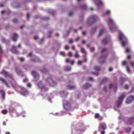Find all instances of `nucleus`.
Returning <instances> with one entry per match:
<instances>
[{
	"instance_id": "c85d7f7f",
	"label": "nucleus",
	"mask_w": 134,
	"mask_h": 134,
	"mask_svg": "<svg viewBox=\"0 0 134 134\" xmlns=\"http://www.w3.org/2000/svg\"><path fill=\"white\" fill-rule=\"evenodd\" d=\"M8 111L7 110L5 109L2 111V112L3 114H5L7 113Z\"/></svg>"
},
{
	"instance_id": "79ce46f5",
	"label": "nucleus",
	"mask_w": 134,
	"mask_h": 134,
	"mask_svg": "<svg viewBox=\"0 0 134 134\" xmlns=\"http://www.w3.org/2000/svg\"><path fill=\"white\" fill-rule=\"evenodd\" d=\"M71 62V61L69 59H67L66 60V63H70Z\"/></svg>"
},
{
	"instance_id": "680f3d73",
	"label": "nucleus",
	"mask_w": 134,
	"mask_h": 134,
	"mask_svg": "<svg viewBox=\"0 0 134 134\" xmlns=\"http://www.w3.org/2000/svg\"><path fill=\"white\" fill-rule=\"evenodd\" d=\"M73 42V41L72 39H70L69 41V43H71Z\"/></svg>"
},
{
	"instance_id": "423d86ee",
	"label": "nucleus",
	"mask_w": 134,
	"mask_h": 134,
	"mask_svg": "<svg viewBox=\"0 0 134 134\" xmlns=\"http://www.w3.org/2000/svg\"><path fill=\"white\" fill-rule=\"evenodd\" d=\"M63 106L65 109L70 110L71 108L70 103L68 101L64 100L63 101Z\"/></svg>"
},
{
	"instance_id": "bf43d9fd",
	"label": "nucleus",
	"mask_w": 134,
	"mask_h": 134,
	"mask_svg": "<svg viewBox=\"0 0 134 134\" xmlns=\"http://www.w3.org/2000/svg\"><path fill=\"white\" fill-rule=\"evenodd\" d=\"M129 51H130L129 49L128 48H127L126 50V52L128 53Z\"/></svg>"
},
{
	"instance_id": "37998d69",
	"label": "nucleus",
	"mask_w": 134,
	"mask_h": 134,
	"mask_svg": "<svg viewBox=\"0 0 134 134\" xmlns=\"http://www.w3.org/2000/svg\"><path fill=\"white\" fill-rule=\"evenodd\" d=\"M110 12L109 10H107L105 12V14H109L110 13Z\"/></svg>"
},
{
	"instance_id": "473e14b6",
	"label": "nucleus",
	"mask_w": 134,
	"mask_h": 134,
	"mask_svg": "<svg viewBox=\"0 0 134 134\" xmlns=\"http://www.w3.org/2000/svg\"><path fill=\"white\" fill-rule=\"evenodd\" d=\"M96 5L98 7L99 5H103V3L101 1H100L99 3H97L96 4Z\"/></svg>"
},
{
	"instance_id": "0eeeda50",
	"label": "nucleus",
	"mask_w": 134,
	"mask_h": 134,
	"mask_svg": "<svg viewBox=\"0 0 134 134\" xmlns=\"http://www.w3.org/2000/svg\"><path fill=\"white\" fill-rule=\"evenodd\" d=\"M107 128V125L105 123H100L99 125L98 130L99 131H100L102 130H104Z\"/></svg>"
},
{
	"instance_id": "774afa93",
	"label": "nucleus",
	"mask_w": 134,
	"mask_h": 134,
	"mask_svg": "<svg viewBox=\"0 0 134 134\" xmlns=\"http://www.w3.org/2000/svg\"><path fill=\"white\" fill-rule=\"evenodd\" d=\"M131 56L130 55H129L127 57V59H130L131 58Z\"/></svg>"
},
{
	"instance_id": "de8ad7c7",
	"label": "nucleus",
	"mask_w": 134,
	"mask_h": 134,
	"mask_svg": "<svg viewBox=\"0 0 134 134\" xmlns=\"http://www.w3.org/2000/svg\"><path fill=\"white\" fill-rule=\"evenodd\" d=\"M71 64L72 65H73L74 64V60H72L71 61Z\"/></svg>"
},
{
	"instance_id": "7ed1b4c3",
	"label": "nucleus",
	"mask_w": 134,
	"mask_h": 134,
	"mask_svg": "<svg viewBox=\"0 0 134 134\" xmlns=\"http://www.w3.org/2000/svg\"><path fill=\"white\" fill-rule=\"evenodd\" d=\"M119 38L121 42V44L122 46H125L127 44V38L121 32L119 34Z\"/></svg>"
},
{
	"instance_id": "aec40b11",
	"label": "nucleus",
	"mask_w": 134,
	"mask_h": 134,
	"mask_svg": "<svg viewBox=\"0 0 134 134\" xmlns=\"http://www.w3.org/2000/svg\"><path fill=\"white\" fill-rule=\"evenodd\" d=\"M18 37V35L16 34H13L12 37V39L13 40L14 42H16V39Z\"/></svg>"
},
{
	"instance_id": "69168bd1",
	"label": "nucleus",
	"mask_w": 134,
	"mask_h": 134,
	"mask_svg": "<svg viewBox=\"0 0 134 134\" xmlns=\"http://www.w3.org/2000/svg\"><path fill=\"white\" fill-rule=\"evenodd\" d=\"M72 49L75 50V47L74 46H73L72 47Z\"/></svg>"
},
{
	"instance_id": "f257e3e1",
	"label": "nucleus",
	"mask_w": 134,
	"mask_h": 134,
	"mask_svg": "<svg viewBox=\"0 0 134 134\" xmlns=\"http://www.w3.org/2000/svg\"><path fill=\"white\" fill-rule=\"evenodd\" d=\"M108 24L110 31L112 32L116 31L118 27L113 20L110 18H108Z\"/></svg>"
},
{
	"instance_id": "f8f14e48",
	"label": "nucleus",
	"mask_w": 134,
	"mask_h": 134,
	"mask_svg": "<svg viewBox=\"0 0 134 134\" xmlns=\"http://www.w3.org/2000/svg\"><path fill=\"white\" fill-rule=\"evenodd\" d=\"M134 97L133 96L131 95L129 96L128 97L126 103L127 104H130L131 103L133 100Z\"/></svg>"
},
{
	"instance_id": "864d4df0",
	"label": "nucleus",
	"mask_w": 134,
	"mask_h": 134,
	"mask_svg": "<svg viewBox=\"0 0 134 134\" xmlns=\"http://www.w3.org/2000/svg\"><path fill=\"white\" fill-rule=\"evenodd\" d=\"M28 81V79L27 78H26L25 79H24L23 81L24 82H27Z\"/></svg>"
},
{
	"instance_id": "603ef678",
	"label": "nucleus",
	"mask_w": 134,
	"mask_h": 134,
	"mask_svg": "<svg viewBox=\"0 0 134 134\" xmlns=\"http://www.w3.org/2000/svg\"><path fill=\"white\" fill-rule=\"evenodd\" d=\"M101 131L100 134H105V131H104V130H103V131Z\"/></svg>"
},
{
	"instance_id": "a211bd4d",
	"label": "nucleus",
	"mask_w": 134,
	"mask_h": 134,
	"mask_svg": "<svg viewBox=\"0 0 134 134\" xmlns=\"http://www.w3.org/2000/svg\"><path fill=\"white\" fill-rule=\"evenodd\" d=\"M17 47L14 46H12V48L11 49V52L14 53L16 54L18 52L16 49Z\"/></svg>"
},
{
	"instance_id": "052dcab7",
	"label": "nucleus",
	"mask_w": 134,
	"mask_h": 134,
	"mask_svg": "<svg viewBox=\"0 0 134 134\" xmlns=\"http://www.w3.org/2000/svg\"><path fill=\"white\" fill-rule=\"evenodd\" d=\"M86 32L85 31H83L82 32V34L83 35H85L86 34Z\"/></svg>"
},
{
	"instance_id": "2eb2a0df",
	"label": "nucleus",
	"mask_w": 134,
	"mask_h": 134,
	"mask_svg": "<svg viewBox=\"0 0 134 134\" xmlns=\"http://www.w3.org/2000/svg\"><path fill=\"white\" fill-rule=\"evenodd\" d=\"M14 69L15 71L18 75H20L22 73V71L20 70L18 66L15 67Z\"/></svg>"
},
{
	"instance_id": "338daca9",
	"label": "nucleus",
	"mask_w": 134,
	"mask_h": 134,
	"mask_svg": "<svg viewBox=\"0 0 134 134\" xmlns=\"http://www.w3.org/2000/svg\"><path fill=\"white\" fill-rule=\"evenodd\" d=\"M30 17V15L29 13H27V18H29Z\"/></svg>"
},
{
	"instance_id": "393cba45",
	"label": "nucleus",
	"mask_w": 134,
	"mask_h": 134,
	"mask_svg": "<svg viewBox=\"0 0 134 134\" xmlns=\"http://www.w3.org/2000/svg\"><path fill=\"white\" fill-rule=\"evenodd\" d=\"M105 31V30L104 29H101L99 32V34L98 35V36H100L102 35V34Z\"/></svg>"
},
{
	"instance_id": "13d9d810",
	"label": "nucleus",
	"mask_w": 134,
	"mask_h": 134,
	"mask_svg": "<svg viewBox=\"0 0 134 134\" xmlns=\"http://www.w3.org/2000/svg\"><path fill=\"white\" fill-rule=\"evenodd\" d=\"M109 87L110 88V89L112 87V84H110L109 85Z\"/></svg>"
},
{
	"instance_id": "1a4fd4ad",
	"label": "nucleus",
	"mask_w": 134,
	"mask_h": 134,
	"mask_svg": "<svg viewBox=\"0 0 134 134\" xmlns=\"http://www.w3.org/2000/svg\"><path fill=\"white\" fill-rule=\"evenodd\" d=\"M125 97V96L124 94H123L122 95L120 96L119 98L118 101L116 103V104H117V107H119L121 105L123 99Z\"/></svg>"
},
{
	"instance_id": "6e6552de",
	"label": "nucleus",
	"mask_w": 134,
	"mask_h": 134,
	"mask_svg": "<svg viewBox=\"0 0 134 134\" xmlns=\"http://www.w3.org/2000/svg\"><path fill=\"white\" fill-rule=\"evenodd\" d=\"M47 82L51 86H54L57 85V83L53 81L52 79L50 77H48L46 79Z\"/></svg>"
},
{
	"instance_id": "412c9836",
	"label": "nucleus",
	"mask_w": 134,
	"mask_h": 134,
	"mask_svg": "<svg viewBox=\"0 0 134 134\" xmlns=\"http://www.w3.org/2000/svg\"><path fill=\"white\" fill-rule=\"evenodd\" d=\"M108 43V39L107 38L103 39L102 41V44L105 45L107 44Z\"/></svg>"
},
{
	"instance_id": "4be33fe9",
	"label": "nucleus",
	"mask_w": 134,
	"mask_h": 134,
	"mask_svg": "<svg viewBox=\"0 0 134 134\" xmlns=\"http://www.w3.org/2000/svg\"><path fill=\"white\" fill-rule=\"evenodd\" d=\"M22 66L23 68L25 69L26 71L28 70L30 68V66L27 65H22Z\"/></svg>"
},
{
	"instance_id": "9b49d317",
	"label": "nucleus",
	"mask_w": 134,
	"mask_h": 134,
	"mask_svg": "<svg viewBox=\"0 0 134 134\" xmlns=\"http://www.w3.org/2000/svg\"><path fill=\"white\" fill-rule=\"evenodd\" d=\"M1 73L3 74L6 77H8L10 78H12V75L9 74L7 72L4 70H3L2 71Z\"/></svg>"
},
{
	"instance_id": "3c124183",
	"label": "nucleus",
	"mask_w": 134,
	"mask_h": 134,
	"mask_svg": "<svg viewBox=\"0 0 134 134\" xmlns=\"http://www.w3.org/2000/svg\"><path fill=\"white\" fill-rule=\"evenodd\" d=\"M60 54L62 55H64V56L65 55V53L63 52H61L60 53Z\"/></svg>"
},
{
	"instance_id": "c9c22d12",
	"label": "nucleus",
	"mask_w": 134,
	"mask_h": 134,
	"mask_svg": "<svg viewBox=\"0 0 134 134\" xmlns=\"http://www.w3.org/2000/svg\"><path fill=\"white\" fill-rule=\"evenodd\" d=\"M100 116L99 115V113H96L95 116V118L96 119L98 118Z\"/></svg>"
},
{
	"instance_id": "f03ea898",
	"label": "nucleus",
	"mask_w": 134,
	"mask_h": 134,
	"mask_svg": "<svg viewBox=\"0 0 134 134\" xmlns=\"http://www.w3.org/2000/svg\"><path fill=\"white\" fill-rule=\"evenodd\" d=\"M16 89L23 96H25L28 95L29 91L25 88L20 86H18Z\"/></svg>"
},
{
	"instance_id": "4468645a",
	"label": "nucleus",
	"mask_w": 134,
	"mask_h": 134,
	"mask_svg": "<svg viewBox=\"0 0 134 134\" xmlns=\"http://www.w3.org/2000/svg\"><path fill=\"white\" fill-rule=\"evenodd\" d=\"M32 75L34 76L35 79L37 78L36 80H38L39 79L40 77V75L39 74L36 72L35 71H32Z\"/></svg>"
},
{
	"instance_id": "ea45409f",
	"label": "nucleus",
	"mask_w": 134,
	"mask_h": 134,
	"mask_svg": "<svg viewBox=\"0 0 134 134\" xmlns=\"http://www.w3.org/2000/svg\"><path fill=\"white\" fill-rule=\"evenodd\" d=\"M120 80L122 82V84L125 81L124 79V78L121 77L120 78Z\"/></svg>"
},
{
	"instance_id": "72a5a7b5",
	"label": "nucleus",
	"mask_w": 134,
	"mask_h": 134,
	"mask_svg": "<svg viewBox=\"0 0 134 134\" xmlns=\"http://www.w3.org/2000/svg\"><path fill=\"white\" fill-rule=\"evenodd\" d=\"M81 52L83 53H85V54H86V52L85 51L84 49L83 48H81Z\"/></svg>"
},
{
	"instance_id": "6ab92c4d",
	"label": "nucleus",
	"mask_w": 134,
	"mask_h": 134,
	"mask_svg": "<svg viewBox=\"0 0 134 134\" xmlns=\"http://www.w3.org/2000/svg\"><path fill=\"white\" fill-rule=\"evenodd\" d=\"M0 92L2 95V97L3 100H4L5 98V93L4 91L3 90H0Z\"/></svg>"
},
{
	"instance_id": "e2e57ef3",
	"label": "nucleus",
	"mask_w": 134,
	"mask_h": 134,
	"mask_svg": "<svg viewBox=\"0 0 134 134\" xmlns=\"http://www.w3.org/2000/svg\"><path fill=\"white\" fill-rule=\"evenodd\" d=\"M38 37L36 36H35L34 37V39L35 40H37V39H38Z\"/></svg>"
},
{
	"instance_id": "cd10ccee",
	"label": "nucleus",
	"mask_w": 134,
	"mask_h": 134,
	"mask_svg": "<svg viewBox=\"0 0 134 134\" xmlns=\"http://www.w3.org/2000/svg\"><path fill=\"white\" fill-rule=\"evenodd\" d=\"M71 69V68L70 66H66L65 68V70L66 71H69Z\"/></svg>"
},
{
	"instance_id": "20e7f679",
	"label": "nucleus",
	"mask_w": 134,
	"mask_h": 134,
	"mask_svg": "<svg viewBox=\"0 0 134 134\" xmlns=\"http://www.w3.org/2000/svg\"><path fill=\"white\" fill-rule=\"evenodd\" d=\"M98 20V17L96 15H93L88 18L87 22L88 24L90 25L93 24L95 21Z\"/></svg>"
},
{
	"instance_id": "2f4dec72",
	"label": "nucleus",
	"mask_w": 134,
	"mask_h": 134,
	"mask_svg": "<svg viewBox=\"0 0 134 134\" xmlns=\"http://www.w3.org/2000/svg\"><path fill=\"white\" fill-rule=\"evenodd\" d=\"M74 56L76 58H78L79 57V55L78 54V51H76V52L75 54L74 55Z\"/></svg>"
},
{
	"instance_id": "a18cd8bd",
	"label": "nucleus",
	"mask_w": 134,
	"mask_h": 134,
	"mask_svg": "<svg viewBox=\"0 0 134 134\" xmlns=\"http://www.w3.org/2000/svg\"><path fill=\"white\" fill-rule=\"evenodd\" d=\"M68 55L69 56H72V53L71 52H69L68 53Z\"/></svg>"
},
{
	"instance_id": "e433bc0d",
	"label": "nucleus",
	"mask_w": 134,
	"mask_h": 134,
	"mask_svg": "<svg viewBox=\"0 0 134 134\" xmlns=\"http://www.w3.org/2000/svg\"><path fill=\"white\" fill-rule=\"evenodd\" d=\"M126 70L129 73H130V69L129 68V66H126Z\"/></svg>"
},
{
	"instance_id": "58836bf2",
	"label": "nucleus",
	"mask_w": 134,
	"mask_h": 134,
	"mask_svg": "<svg viewBox=\"0 0 134 134\" xmlns=\"http://www.w3.org/2000/svg\"><path fill=\"white\" fill-rule=\"evenodd\" d=\"M12 21L14 23H16L18 22V20L16 19H13L12 20Z\"/></svg>"
},
{
	"instance_id": "c756f323",
	"label": "nucleus",
	"mask_w": 134,
	"mask_h": 134,
	"mask_svg": "<svg viewBox=\"0 0 134 134\" xmlns=\"http://www.w3.org/2000/svg\"><path fill=\"white\" fill-rule=\"evenodd\" d=\"M108 49L106 48H102L101 49V53H102L104 52H106L107 51Z\"/></svg>"
},
{
	"instance_id": "4d7b16f0",
	"label": "nucleus",
	"mask_w": 134,
	"mask_h": 134,
	"mask_svg": "<svg viewBox=\"0 0 134 134\" xmlns=\"http://www.w3.org/2000/svg\"><path fill=\"white\" fill-rule=\"evenodd\" d=\"M94 48H91V51L92 52L94 51Z\"/></svg>"
},
{
	"instance_id": "a19ab883",
	"label": "nucleus",
	"mask_w": 134,
	"mask_h": 134,
	"mask_svg": "<svg viewBox=\"0 0 134 134\" xmlns=\"http://www.w3.org/2000/svg\"><path fill=\"white\" fill-rule=\"evenodd\" d=\"M73 14V13L72 12H70L69 13V15L70 16H72Z\"/></svg>"
},
{
	"instance_id": "f704fd0d",
	"label": "nucleus",
	"mask_w": 134,
	"mask_h": 134,
	"mask_svg": "<svg viewBox=\"0 0 134 134\" xmlns=\"http://www.w3.org/2000/svg\"><path fill=\"white\" fill-rule=\"evenodd\" d=\"M134 119L133 118H130L129 119V121H130L131 122L130 123H128V124H131L132 122L133 121Z\"/></svg>"
},
{
	"instance_id": "bb28decb",
	"label": "nucleus",
	"mask_w": 134,
	"mask_h": 134,
	"mask_svg": "<svg viewBox=\"0 0 134 134\" xmlns=\"http://www.w3.org/2000/svg\"><path fill=\"white\" fill-rule=\"evenodd\" d=\"M81 8L83 9H85L87 8V6L86 5H82L81 6Z\"/></svg>"
},
{
	"instance_id": "09e8293b",
	"label": "nucleus",
	"mask_w": 134,
	"mask_h": 134,
	"mask_svg": "<svg viewBox=\"0 0 134 134\" xmlns=\"http://www.w3.org/2000/svg\"><path fill=\"white\" fill-rule=\"evenodd\" d=\"M65 49L66 50H68L69 49V47L67 45H66L65 46Z\"/></svg>"
},
{
	"instance_id": "9d476101",
	"label": "nucleus",
	"mask_w": 134,
	"mask_h": 134,
	"mask_svg": "<svg viewBox=\"0 0 134 134\" xmlns=\"http://www.w3.org/2000/svg\"><path fill=\"white\" fill-rule=\"evenodd\" d=\"M37 85L41 89H43L45 91H47L48 90V89L45 87L44 85L42 84V82L41 81L39 82Z\"/></svg>"
},
{
	"instance_id": "dca6fc26",
	"label": "nucleus",
	"mask_w": 134,
	"mask_h": 134,
	"mask_svg": "<svg viewBox=\"0 0 134 134\" xmlns=\"http://www.w3.org/2000/svg\"><path fill=\"white\" fill-rule=\"evenodd\" d=\"M31 60L33 62H38L39 60L38 57L35 55H32L31 56Z\"/></svg>"
},
{
	"instance_id": "5fc2aeb1",
	"label": "nucleus",
	"mask_w": 134,
	"mask_h": 134,
	"mask_svg": "<svg viewBox=\"0 0 134 134\" xmlns=\"http://www.w3.org/2000/svg\"><path fill=\"white\" fill-rule=\"evenodd\" d=\"M82 64V62L80 61H79L78 62V64L79 65H81Z\"/></svg>"
},
{
	"instance_id": "ddd939ff",
	"label": "nucleus",
	"mask_w": 134,
	"mask_h": 134,
	"mask_svg": "<svg viewBox=\"0 0 134 134\" xmlns=\"http://www.w3.org/2000/svg\"><path fill=\"white\" fill-rule=\"evenodd\" d=\"M94 69L95 70H97V71H96L95 72H92V74L94 75L97 76L98 75L99 73L98 71L100 70V68L98 66H96L94 67Z\"/></svg>"
},
{
	"instance_id": "8fccbe9b",
	"label": "nucleus",
	"mask_w": 134,
	"mask_h": 134,
	"mask_svg": "<svg viewBox=\"0 0 134 134\" xmlns=\"http://www.w3.org/2000/svg\"><path fill=\"white\" fill-rule=\"evenodd\" d=\"M126 63V61H124L122 63V65H123L124 66Z\"/></svg>"
},
{
	"instance_id": "7c9ffc66",
	"label": "nucleus",
	"mask_w": 134,
	"mask_h": 134,
	"mask_svg": "<svg viewBox=\"0 0 134 134\" xmlns=\"http://www.w3.org/2000/svg\"><path fill=\"white\" fill-rule=\"evenodd\" d=\"M41 71L43 73L46 72L48 71L45 68H44L43 69L41 70Z\"/></svg>"
},
{
	"instance_id": "6e6d98bb",
	"label": "nucleus",
	"mask_w": 134,
	"mask_h": 134,
	"mask_svg": "<svg viewBox=\"0 0 134 134\" xmlns=\"http://www.w3.org/2000/svg\"><path fill=\"white\" fill-rule=\"evenodd\" d=\"M88 79L90 81H92L93 80V78L91 77H89Z\"/></svg>"
},
{
	"instance_id": "0e129e2a",
	"label": "nucleus",
	"mask_w": 134,
	"mask_h": 134,
	"mask_svg": "<svg viewBox=\"0 0 134 134\" xmlns=\"http://www.w3.org/2000/svg\"><path fill=\"white\" fill-rule=\"evenodd\" d=\"M113 70V69L112 68H109V70L110 71H112Z\"/></svg>"
},
{
	"instance_id": "c03bdc74",
	"label": "nucleus",
	"mask_w": 134,
	"mask_h": 134,
	"mask_svg": "<svg viewBox=\"0 0 134 134\" xmlns=\"http://www.w3.org/2000/svg\"><path fill=\"white\" fill-rule=\"evenodd\" d=\"M27 86L28 87H30L31 86V84L30 83H29L27 84Z\"/></svg>"
},
{
	"instance_id": "a878e982",
	"label": "nucleus",
	"mask_w": 134,
	"mask_h": 134,
	"mask_svg": "<svg viewBox=\"0 0 134 134\" xmlns=\"http://www.w3.org/2000/svg\"><path fill=\"white\" fill-rule=\"evenodd\" d=\"M108 80V79L106 78H104L100 82V84H102L107 82Z\"/></svg>"
},
{
	"instance_id": "4c0bfd02",
	"label": "nucleus",
	"mask_w": 134,
	"mask_h": 134,
	"mask_svg": "<svg viewBox=\"0 0 134 134\" xmlns=\"http://www.w3.org/2000/svg\"><path fill=\"white\" fill-rule=\"evenodd\" d=\"M19 59L20 60L21 62H22L24 61L25 59L24 58L20 57L19 58Z\"/></svg>"
},
{
	"instance_id": "5701e85b",
	"label": "nucleus",
	"mask_w": 134,
	"mask_h": 134,
	"mask_svg": "<svg viewBox=\"0 0 134 134\" xmlns=\"http://www.w3.org/2000/svg\"><path fill=\"white\" fill-rule=\"evenodd\" d=\"M91 85L88 83H86L83 86V88L85 89H87L89 87H91Z\"/></svg>"
},
{
	"instance_id": "49530a36",
	"label": "nucleus",
	"mask_w": 134,
	"mask_h": 134,
	"mask_svg": "<svg viewBox=\"0 0 134 134\" xmlns=\"http://www.w3.org/2000/svg\"><path fill=\"white\" fill-rule=\"evenodd\" d=\"M129 88V86L127 85H125V89H128Z\"/></svg>"
},
{
	"instance_id": "f3484780",
	"label": "nucleus",
	"mask_w": 134,
	"mask_h": 134,
	"mask_svg": "<svg viewBox=\"0 0 134 134\" xmlns=\"http://www.w3.org/2000/svg\"><path fill=\"white\" fill-rule=\"evenodd\" d=\"M0 81H2V83L8 87L9 88L10 87L8 85L7 82L2 77H0Z\"/></svg>"
},
{
	"instance_id": "b1692460",
	"label": "nucleus",
	"mask_w": 134,
	"mask_h": 134,
	"mask_svg": "<svg viewBox=\"0 0 134 134\" xmlns=\"http://www.w3.org/2000/svg\"><path fill=\"white\" fill-rule=\"evenodd\" d=\"M67 87L69 90H71L75 89V86L74 85H68L67 86Z\"/></svg>"
},
{
	"instance_id": "39448f33",
	"label": "nucleus",
	"mask_w": 134,
	"mask_h": 134,
	"mask_svg": "<svg viewBox=\"0 0 134 134\" xmlns=\"http://www.w3.org/2000/svg\"><path fill=\"white\" fill-rule=\"evenodd\" d=\"M107 56L108 55L106 54H102L101 56L98 58V60L100 62V63L103 64L106 61Z\"/></svg>"
}]
</instances>
